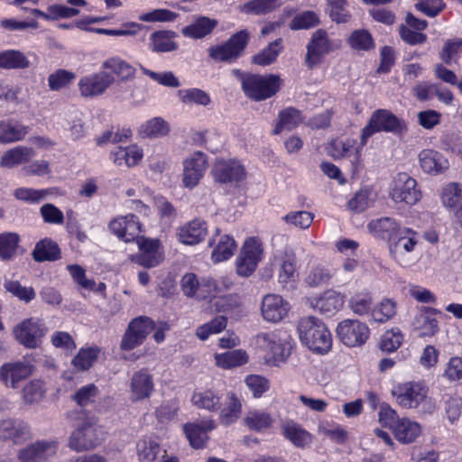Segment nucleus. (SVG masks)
<instances>
[{
	"label": "nucleus",
	"mask_w": 462,
	"mask_h": 462,
	"mask_svg": "<svg viewBox=\"0 0 462 462\" xmlns=\"http://www.w3.org/2000/svg\"><path fill=\"white\" fill-rule=\"evenodd\" d=\"M298 330L301 342L310 350L324 354L332 346V337L326 325L319 319L309 316L300 319Z\"/></svg>",
	"instance_id": "nucleus-1"
},
{
	"label": "nucleus",
	"mask_w": 462,
	"mask_h": 462,
	"mask_svg": "<svg viewBox=\"0 0 462 462\" xmlns=\"http://www.w3.org/2000/svg\"><path fill=\"white\" fill-rule=\"evenodd\" d=\"M281 79L278 76L247 75L242 79V88L245 95L255 101L267 99L279 90Z\"/></svg>",
	"instance_id": "nucleus-2"
},
{
	"label": "nucleus",
	"mask_w": 462,
	"mask_h": 462,
	"mask_svg": "<svg viewBox=\"0 0 462 462\" xmlns=\"http://www.w3.org/2000/svg\"><path fill=\"white\" fill-rule=\"evenodd\" d=\"M263 242L255 236L247 238L236 258V273L241 277H249L256 270L263 257Z\"/></svg>",
	"instance_id": "nucleus-3"
},
{
	"label": "nucleus",
	"mask_w": 462,
	"mask_h": 462,
	"mask_svg": "<svg viewBox=\"0 0 462 462\" xmlns=\"http://www.w3.org/2000/svg\"><path fill=\"white\" fill-rule=\"evenodd\" d=\"M249 39V32L246 30H241L232 35L226 42L211 46L208 50V55L215 61H235L244 52Z\"/></svg>",
	"instance_id": "nucleus-4"
},
{
	"label": "nucleus",
	"mask_w": 462,
	"mask_h": 462,
	"mask_svg": "<svg viewBox=\"0 0 462 462\" xmlns=\"http://www.w3.org/2000/svg\"><path fill=\"white\" fill-rule=\"evenodd\" d=\"M101 430L97 427L91 418H85L71 433L69 439V447L77 451H85L98 446L103 438Z\"/></svg>",
	"instance_id": "nucleus-5"
},
{
	"label": "nucleus",
	"mask_w": 462,
	"mask_h": 462,
	"mask_svg": "<svg viewBox=\"0 0 462 462\" xmlns=\"http://www.w3.org/2000/svg\"><path fill=\"white\" fill-rule=\"evenodd\" d=\"M134 242L138 245L139 252L130 255V261L144 268L159 265L164 259L160 240L139 236Z\"/></svg>",
	"instance_id": "nucleus-6"
},
{
	"label": "nucleus",
	"mask_w": 462,
	"mask_h": 462,
	"mask_svg": "<svg viewBox=\"0 0 462 462\" xmlns=\"http://www.w3.org/2000/svg\"><path fill=\"white\" fill-rule=\"evenodd\" d=\"M256 345L264 362L269 365H278L290 356V349L274 333H262L256 337Z\"/></svg>",
	"instance_id": "nucleus-7"
},
{
	"label": "nucleus",
	"mask_w": 462,
	"mask_h": 462,
	"mask_svg": "<svg viewBox=\"0 0 462 462\" xmlns=\"http://www.w3.org/2000/svg\"><path fill=\"white\" fill-rule=\"evenodd\" d=\"M429 388L420 382L398 383L392 390L396 402L402 408L414 409L428 397Z\"/></svg>",
	"instance_id": "nucleus-8"
},
{
	"label": "nucleus",
	"mask_w": 462,
	"mask_h": 462,
	"mask_svg": "<svg viewBox=\"0 0 462 462\" xmlns=\"http://www.w3.org/2000/svg\"><path fill=\"white\" fill-rule=\"evenodd\" d=\"M154 328V322L148 317L141 316L132 319L123 335L120 348L131 351L141 346Z\"/></svg>",
	"instance_id": "nucleus-9"
},
{
	"label": "nucleus",
	"mask_w": 462,
	"mask_h": 462,
	"mask_svg": "<svg viewBox=\"0 0 462 462\" xmlns=\"http://www.w3.org/2000/svg\"><path fill=\"white\" fill-rule=\"evenodd\" d=\"M337 334L339 340L350 347L364 345L370 336L368 326L358 319H347L338 323Z\"/></svg>",
	"instance_id": "nucleus-10"
},
{
	"label": "nucleus",
	"mask_w": 462,
	"mask_h": 462,
	"mask_svg": "<svg viewBox=\"0 0 462 462\" xmlns=\"http://www.w3.org/2000/svg\"><path fill=\"white\" fill-rule=\"evenodd\" d=\"M404 126V123L389 110L378 109L373 113L368 125L362 131L363 143H367L375 133L399 131Z\"/></svg>",
	"instance_id": "nucleus-11"
},
{
	"label": "nucleus",
	"mask_w": 462,
	"mask_h": 462,
	"mask_svg": "<svg viewBox=\"0 0 462 462\" xmlns=\"http://www.w3.org/2000/svg\"><path fill=\"white\" fill-rule=\"evenodd\" d=\"M44 323L34 318L23 320L14 329L16 340L27 348H36L46 334Z\"/></svg>",
	"instance_id": "nucleus-12"
},
{
	"label": "nucleus",
	"mask_w": 462,
	"mask_h": 462,
	"mask_svg": "<svg viewBox=\"0 0 462 462\" xmlns=\"http://www.w3.org/2000/svg\"><path fill=\"white\" fill-rule=\"evenodd\" d=\"M395 202H404L414 205L421 199V192L417 187L415 179L405 172H400L394 178L393 187L390 193Z\"/></svg>",
	"instance_id": "nucleus-13"
},
{
	"label": "nucleus",
	"mask_w": 462,
	"mask_h": 462,
	"mask_svg": "<svg viewBox=\"0 0 462 462\" xmlns=\"http://www.w3.org/2000/svg\"><path fill=\"white\" fill-rule=\"evenodd\" d=\"M35 367L29 361L5 363L0 367V383L7 388L17 389L20 383L32 376Z\"/></svg>",
	"instance_id": "nucleus-14"
},
{
	"label": "nucleus",
	"mask_w": 462,
	"mask_h": 462,
	"mask_svg": "<svg viewBox=\"0 0 462 462\" xmlns=\"http://www.w3.org/2000/svg\"><path fill=\"white\" fill-rule=\"evenodd\" d=\"M114 81L115 79L111 74L101 71L82 77L78 86L83 97L92 98L104 94Z\"/></svg>",
	"instance_id": "nucleus-15"
},
{
	"label": "nucleus",
	"mask_w": 462,
	"mask_h": 462,
	"mask_svg": "<svg viewBox=\"0 0 462 462\" xmlns=\"http://www.w3.org/2000/svg\"><path fill=\"white\" fill-rule=\"evenodd\" d=\"M211 173L214 180L219 183L240 181L245 177V167L236 159H217Z\"/></svg>",
	"instance_id": "nucleus-16"
},
{
	"label": "nucleus",
	"mask_w": 462,
	"mask_h": 462,
	"mask_svg": "<svg viewBox=\"0 0 462 462\" xmlns=\"http://www.w3.org/2000/svg\"><path fill=\"white\" fill-rule=\"evenodd\" d=\"M110 231L125 243L134 242L142 232V225L134 214L120 216L109 223Z\"/></svg>",
	"instance_id": "nucleus-17"
},
{
	"label": "nucleus",
	"mask_w": 462,
	"mask_h": 462,
	"mask_svg": "<svg viewBox=\"0 0 462 462\" xmlns=\"http://www.w3.org/2000/svg\"><path fill=\"white\" fill-rule=\"evenodd\" d=\"M183 167L182 183L192 189L199 184L208 168L207 156L201 152H194L183 162Z\"/></svg>",
	"instance_id": "nucleus-18"
},
{
	"label": "nucleus",
	"mask_w": 462,
	"mask_h": 462,
	"mask_svg": "<svg viewBox=\"0 0 462 462\" xmlns=\"http://www.w3.org/2000/svg\"><path fill=\"white\" fill-rule=\"evenodd\" d=\"M137 456L140 462H179L175 456H169L157 441L150 438L137 443Z\"/></svg>",
	"instance_id": "nucleus-19"
},
{
	"label": "nucleus",
	"mask_w": 462,
	"mask_h": 462,
	"mask_svg": "<svg viewBox=\"0 0 462 462\" xmlns=\"http://www.w3.org/2000/svg\"><path fill=\"white\" fill-rule=\"evenodd\" d=\"M58 443L56 441H36L19 451L21 462H45L56 455Z\"/></svg>",
	"instance_id": "nucleus-20"
},
{
	"label": "nucleus",
	"mask_w": 462,
	"mask_h": 462,
	"mask_svg": "<svg viewBox=\"0 0 462 462\" xmlns=\"http://www.w3.org/2000/svg\"><path fill=\"white\" fill-rule=\"evenodd\" d=\"M331 50L330 42L328 34L323 30H318L312 36L310 42L307 46V54L305 63L310 69L319 65L324 55Z\"/></svg>",
	"instance_id": "nucleus-21"
},
{
	"label": "nucleus",
	"mask_w": 462,
	"mask_h": 462,
	"mask_svg": "<svg viewBox=\"0 0 462 462\" xmlns=\"http://www.w3.org/2000/svg\"><path fill=\"white\" fill-rule=\"evenodd\" d=\"M418 243V233L411 228L402 226L388 246L391 255L394 259H399L404 254L414 251Z\"/></svg>",
	"instance_id": "nucleus-22"
},
{
	"label": "nucleus",
	"mask_w": 462,
	"mask_h": 462,
	"mask_svg": "<svg viewBox=\"0 0 462 462\" xmlns=\"http://www.w3.org/2000/svg\"><path fill=\"white\" fill-rule=\"evenodd\" d=\"M289 309V303L282 296L268 294L263 299L261 311L265 320L277 323L287 316Z\"/></svg>",
	"instance_id": "nucleus-23"
},
{
	"label": "nucleus",
	"mask_w": 462,
	"mask_h": 462,
	"mask_svg": "<svg viewBox=\"0 0 462 462\" xmlns=\"http://www.w3.org/2000/svg\"><path fill=\"white\" fill-rule=\"evenodd\" d=\"M154 389L152 375L146 369L135 372L130 383V399L139 402L148 399Z\"/></svg>",
	"instance_id": "nucleus-24"
},
{
	"label": "nucleus",
	"mask_w": 462,
	"mask_h": 462,
	"mask_svg": "<svg viewBox=\"0 0 462 462\" xmlns=\"http://www.w3.org/2000/svg\"><path fill=\"white\" fill-rule=\"evenodd\" d=\"M216 428L213 420L184 425V432L194 448H202L208 440V433Z\"/></svg>",
	"instance_id": "nucleus-25"
},
{
	"label": "nucleus",
	"mask_w": 462,
	"mask_h": 462,
	"mask_svg": "<svg viewBox=\"0 0 462 462\" xmlns=\"http://www.w3.org/2000/svg\"><path fill=\"white\" fill-rule=\"evenodd\" d=\"M367 143H363V134H361V140L358 142L355 138L344 139V150L343 158H347L351 164L352 177H356L359 172L364 169V161L362 158V152L364 146Z\"/></svg>",
	"instance_id": "nucleus-26"
},
{
	"label": "nucleus",
	"mask_w": 462,
	"mask_h": 462,
	"mask_svg": "<svg viewBox=\"0 0 462 462\" xmlns=\"http://www.w3.org/2000/svg\"><path fill=\"white\" fill-rule=\"evenodd\" d=\"M143 158V149L136 144L126 147L118 146L110 152V159L117 166L125 165L132 168L138 165Z\"/></svg>",
	"instance_id": "nucleus-27"
},
{
	"label": "nucleus",
	"mask_w": 462,
	"mask_h": 462,
	"mask_svg": "<svg viewBox=\"0 0 462 462\" xmlns=\"http://www.w3.org/2000/svg\"><path fill=\"white\" fill-rule=\"evenodd\" d=\"M207 233L206 222L195 219L178 229V237L182 244L193 245L204 240Z\"/></svg>",
	"instance_id": "nucleus-28"
},
{
	"label": "nucleus",
	"mask_w": 462,
	"mask_h": 462,
	"mask_svg": "<svg viewBox=\"0 0 462 462\" xmlns=\"http://www.w3.org/2000/svg\"><path fill=\"white\" fill-rule=\"evenodd\" d=\"M210 245L214 246L211 259L215 263L229 259L236 248L234 238L226 234H217L210 242Z\"/></svg>",
	"instance_id": "nucleus-29"
},
{
	"label": "nucleus",
	"mask_w": 462,
	"mask_h": 462,
	"mask_svg": "<svg viewBox=\"0 0 462 462\" xmlns=\"http://www.w3.org/2000/svg\"><path fill=\"white\" fill-rule=\"evenodd\" d=\"M218 22L207 16H198L194 21L181 29L183 36L194 40L202 39L209 34L217 26Z\"/></svg>",
	"instance_id": "nucleus-30"
},
{
	"label": "nucleus",
	"mask_w": 462,
	"mask_h": 462,
	"mask_svg": "<svg viewBox=\"0 0 462 462\" xmlns=\"http://www.w3.org/2000/svg\"><path fill=\"white\" fill-rule=\"evenodd\" d=\"M368 230L374 236L387 240L388 244L399 232L402 226L394 219L389 217H383L373 219L369 222Z\"/></svg>",
	"instance_id": "nucleus-31"
},
{
	"label": "nucleus",
	"mask_w": 462,
	"mask_h": 462,
	"mask_svg": "<svg viewBox=\"0 0 462 462\" xmlns=\"http://www.w3.org/2000/svg\"><path fill=\"white\" fill-rule=\"evenodd\" d=\"M345 303V296L336 291H326L321 296L314 300L313 307L321 313L332 315L341 310Z\"/></svg>",
	"instance_id": "nucleus-32"
},
{
	"label": "nucleus",
	"mask_w": 462,
	"mask_h": 462,
	"mask_svg": "<svg viewBox=\"0 0 462 462\" xmlns=\"http://www.w3.org/2000/svg\"><path fill=\"white\" fill-rule=\"evenodd\" d=\"M219 411L220 422L224 425H229L240 418L242 402L234 392H228Z\"/></svg>",
	"instance_id": "nucleus-33"
},
{
	"label": "nucleus",
	"mask_w": 462,
	"mask_h": 462,
	"mask_svg": "<svg viewBox=\"0 0 462 462\" xmlns=\"http://www.w3.org/2000/svg\"><path fill=\"white\" fill-rule=\"evenodd\" d=\"M421 169L430 174L442 173L448 168V162L434 150H423L419 155Z\"/></svg>",
	"instance_id": "nucleus-34"
},
{
	"label": "nucleus",
	"mask_w": 462,
	"mask_h": 462,
	"mask_svg": "<svg viewBox=\"0 0 462 462\" xmlns=\"http://www.w3.org/2000/svg\"><path fill=\"white\" fill-rule=\"evenodd\" d=\"M435 313L436 310L424 307L415 317L412 325L420 337H432L438 332V320L432 316Z\"/></svg>",
	"instance_id": "nucleus-35"
},
{
	"label": "nucleus",
	"mask_w": 462,
	"mask_h": 462,
	"mask_svg": "<svg viewBox=\"0 0 462 462\" xmlns=\"http://www.w3.org/2000/svg\"><path fill=\"white\" fill-rule=\"evenodd\" d=\"M28 434L27 425L21 420L6 419L0 422V439H2L20 443L26 439Z\"/></svg>",
	"instance_id": "nucleus-36"
},
{
	"label": "nucleus",
	"mask_w": 462,
	"mask_h": 462,
	"mask_svg": "<svg viewBox=\"0 0 462 462\" xmlns=\"http://www.w3.org/2000/svg\"><path fill=\"white\" fill-rule=\"evenodd\" d=\"M177 33L170 30H161L150 36V48L154 52H170L177 51L179 44L175 42Z\"/></svg>",
	"instance_id": "nucleus-37"
},
{
	"label": "nucleus",
	"mask_w": 462,
	"mask_h": 462,
	"mask_svg": "<svg viewBox=\"0 0 462 462\" xmlns=\"http://www.w3.org/2000/svg\"><path fill=\"white\" fill-rule=\"evenodd\" d=\"M191 402L198 409L212 412L218 411L222 406L221 396L211 389L195 391Z\"/></svg>",
	"instance_id": "nucleus-38"
},
{
	"label": "nucleus",
	"mask_w": 462,
	"mask_h": 462,
	"mask_svg": "<svg viewBox=\"0 0 462 462\" xmlns=\"http://www.w3.org/2000/svg\"><path fill=\"white\" fill-rule=\"evenodd\" d=\"M35 155L32 148L27 146H17L6 151L1 157L0 165L6 168H14L30 162Z\"/></svg>",
	"instance_id": "nucleus-39"
},
{
	"label": "nucleus",
	"mask_w": 462,
	"mask_h": 462,
	"mask_svg": "<svg viewBox=\"0 0 462 462\" xmlns=\"http://www.w3.org/2000/svg\"><path fill=\"white\" fill-rule=\"evenodd\" d=\"M32 255L33 260L39 263L56 261L61 257L60 249L57 243L48 238L42 239L36 244Z\"/></svg>",
	"instance_id": "nucleus-40"
},
{
	"label": "nucleus",
	"mask_w": 462,
	"mask_h": 462,
	"mask_svg": "<svg viewBox=\"0 0 462 462\" xmlns=\"http://www.w3.org/2000/svg\"><path fill=\"white\" fill-rule=\"evenodd\" d=\"M214 358L216 365L223 369L242 366L249 361V356L244 349H236L222 354H216Z\"/></svg>",
	"instance_id": "nucleus-41"
},
{
	"label": "nucleus",
	"mask_w": 462,
	"mask_h": 462,
	"mask_svg": "<svg viewBox=\"0 0 462 462\" xmlns=\"http://www.w3.org/2000/svg\"><path fill=\"white\" fill-rule=\"evenodd\" d=\"M297 276V257L291 249H285L280 256L279 281L287 283Z\"/></svg>",
	"instance_id": "nucleus-42"
},
{
	"label": "nucleus",
	"mask_w": 462,
	"mask_h": 462,
	"mask_svg": "<svg viewBox=\"0 0 462 462\" xmlns=\"http://www.w3.org/2000/svg\"><path fill=\"white\" fill-rule=\"evenodd\" d=\"M393 432L400 442L411 443L420 434V426L407 418H402Z\"/></svg>",
	"instance_id": "nucleus-43"
},
{
	"label": "nucleus",
	"mask_w": 462,
	"mask_h": 462,
	"mask_svg": "<svg viewBox=\"0 0 462 462\" xmlns=\"http://www.w3.org/2000/svg\"><path fill=\"white\" fill-rule=\"evenodd\" d=\"M302 120L303 118L300 110L294 107H287L279 113L278 122L273 130V134H279L283 130H291L301 124Z\"/></svg>",
	"instance_id": "nucleus-44"
},
{
	"label": "nucleus",
	"mask_w": 462,
	"mask_h": 462,
	"mask_svg": "<svg viewBox=\"0 0 462 462\" xmlns=\"http://www.w3.org/2000/svg\"><path fill=\"white\" fill-rule=\"evenodd\" d=\"M102 68L105 70H109L122 80L133 78L135 73V69L119 57H111L106 60L102 64Z\"/></svg>",
	"instance_id": "nucleus-45"
},
{
	"label": "nucleus",
	"mask_w": 462,
	"mask_h": 462,
	"mask_svg": "<svg viewBox=\"0 0 462 462\" xmlns=\"http://www.w3.org/2000/svg\"><path fill=\"white\" fill-rule=\"evenodd\" d=\"M29 66L30 61L22 51L16 50L0 51V69H23Z\"/></svg>",
	"instance_id": "nucleus-46"
},
{
	"label": "nucleus",
	"mask_w": 462,
	"mask_h": 462,
	"mask_svg": "<svg viewBox=\"0 0 462 462\" xmlns=\"http://www.w3.org/2000/svg\"><path fill=\"white\" fill-rule=\"evenodd\" d=\"M282 431L286 439L300 448L305 447L311 440V435L292 420L283 425Z\"/></svg>",
	"instance_id": "nucleus-47"
},
{
	"label": "nucleus",
	"mask_w": 462,
	"mask_h": 462,
	"mask_svg": "<svg viewBox=\"0 0 462 462\" xmlns=\"http://www.w3.org/2000/svg\"><path fill=\"white\" fill-rule=\"evenodd\" d=\"M273 422L271 415L263 411H250L244 418V423L252 430L261 431L269 429Z\"/></svg>",
	"instance_id": "nucleus-48"
},
{
	"label": "nucleus",
	"mask_w": 462,
	"mask_h": 462,
	"mask_svg": "<svg viewBox=\"0 0 462 462\" xmlns=\"http://www.w3.org/2000/svg\"><path fill=\"white\" fill-rule=\"evenodd\" d=\"M100 349L97 346L81 348L72 360L73 366L79 371L88 370L97 361Z\"/></svg>",
	"instance_id": "nucleus-49"
},
{
	"label": "nucleus",
	"mask_w": 462,
	"mask_h": 462,
	"mask_svg": "<svg viewBox=\"0 0 462 462\" xmlns=\"http://www.w3.org/2000/svg\"><path fill=\"white\" fill-rule=\"evenodd\" d=\"M27 127L10 122H0V142L13 143L20 141L27 134Z\"/></svg>",
	"instance_id": "nucleus-50"
},
{
	"label": "nucleus",
	"mask_w": 462,
	"mask_h": 462,
	"mask_svg": "<svg viewBox=\"0 0 462 462\" xmlns=\"http://www.w3.org/2000/svg\"><path fill=\"white\" fill-rule=\"evenodd\" d=\"M170 126L166 121L161 117H154L140 128V134L143 137L156 138L168 134Z\"/></svg>",
	"instance_id": "nucleus-51"
},
{
	"label": "nucleus",
	"mask_w": 462,
	"mask_h": 462,
	"mask_svg": "<svg viewBox=\"0 0 462 462\" xmlns=\"http://www.w3.org/2000/svg\"><path fill=\"white\" fill-rule=\"evenodd\" d=\"M373 296L368 291H361L353 295L348 307L356 315L364 316L372 311Z\"/></svg>",
	"instance_id": "nucleus-52"
},
{
	"label": "nucleus",
	"mask_w": 462,
	"mask_h": 462,
	"mask_svg": "<svg viewBox=\"0 0 462 462\" xmlns=\"http://www.w3.org/2000/svg\"><path fill=\"white\" fill-rule=\"evenodd\" d=\"M20 237L15 233L0 234V259L11 260L16 254Z\"/></svg>",
	"instance_id": "nucleus-53"
},
{
	"label": "nucleus",
	"mask_w": 462,
	"mask_h": 462,
	"mask_svg": "<svg viewBox=\"0 0 462 462\" xmlns=\"http://www.w3.org/2000/svg\"><path fill=\"white\" fill-rule=\"evenodd\" d=\"M441 201L447 208H456L462 202V187L457 182L446 185L441 191Z\"/></svg>",
	"instance_id": "nucleus-54"
},
{
	"label": "nucleus",
	"mask_w": 462,
	"mask_h": 462,
	"mask_svg": "<svg viewBox=\"0 0 462 462\" xmlns=\"http://www.w3.org/2000/svg\"><path fill=\"white\" fill-rule=\"evenodd\" d=\"M76 79L72 71L60 69L50 74L48 77V86L52 91H59L68 88Z\"/></svg>",
	"instance_id": "nucleus-55"
},
{
	"label": "nucleus",
	"mask_w": 462,
	"mask_h": 462,
	"mask_svg": "<svg viewBox=\"0 0 462 462\" xmlns=\"http://www.w3.org/2000/svg\"><path fill=\"white\" fill-rule=\"evenodd\" d=\"M282 50V39L270 43L267 48L253 57V62L260 66H267L276 60Z\"/></svg>",
	"instance_id": "nucleus-56"
},
{
	"label": "nucleus",
	"mask_w": 462,
	"mask_h": 462,
	"mask_svg": "<svg viewBox=\"0 0 462 462\" xmlns=\"http://www.w3.org/2000/svg\"><path fill=\"white\" fill-rule=\"evenodd\" d=\"M443 410L451 423L457 421L462 413V398L457 394H445L443 396Z\"/></svg>",
	"instance_id": "nucleus-57"
},
{
	"label": "nucleus",
	"mask_w": 462,
	"mask_h": 462,
	"mask_svg": "<svg viewBox=\"0 0 462 462\" xmlns=\"http://www.w3.org/2000/svg\"><path fill=\"white\" fill-rule=\"evenodd\" d=\"M396 314V303L389 299L383 300L372 309L371 315L375 322L384 323Z\"/></svg>",
	"instance_id": "nucleus-58"
},
{
	"label": "nucleus",
	"mask_w": 462,
	"mask_h": 462,
	"mask_svg": "<svg viewBox=\"0 0 462 462\" xmlns=\"http://www.w3.org/2000/svg\"><path fill=\"white\" fill-rule=\"evenodd\" d=\"M45 393L44 383L41 380H32L22 390V398L25 403L40 402Z\"/></svg>",
	"instance_id": "nucleus-59"
},
{
	"label": "nucleus",
	"mask_w": 462,
	"mask_h": 462,
	"mask_svg": "<svg viewBox=\"0 0 462 462\" xmlns=\"http://www.w3.org/2000/svg\"><path fill=\"white\" fill-rule=\"evenodd\" d=\"M227 319L224 316H217L211 321L199 326L196 330V336L200 340H206L210 335L217 334L226 329Z\"/></svg>",
	"instance_id": "nucleus-60"
},
{
	"label": "nucleus",
	"mask_w": 462,
	"mask_h": 462,
	"mask_svg": "<svg viewBox=\"0 0 462 462\" xmlns=\"http://www.w3.org/2000/svg\"><path fill=\"white\" fill-rule=\"evenodd\" d=\"M462 53V39L454 38L448 40L439 53L440 59L450 65L453 61L457 62Z\"/></svg>",
	"instance_id": "nucleus-61"
},
{
	"label": "nucleus",
	"mask_w": 462,
	"mask_h": 462,
	"mask_svg": "<svg viewBox=\"0 0 462 462\" xmlns=\"http://www.w3.org/2000/svg\"><path fill=\"white\" fill-rule=\"evenodd\" d=\"M99 393L97 386L94 383H89L77 390L71 398L79 406L86 407L94 403Z\"/></svg>",
	"instance_id": "nucleus-62"
},
{
	"label": "nucleus",
	"mask_w": 462,
	"mask_h": 462,
	"mask_svg": "<svg viewBox=\"0 0 462 462\" xmlns=\"http://www.w3.org/2000/svg\"><path fill=\"white\" fill-rule=\"evenodd\" d=\"M333 274L328 268L321 264H318L311 267L305 279V282L310 286L317 287L328 284Z\"/></svg>",
	"instance_id": "nucleus-63"
},
{
	"label": "nucleus",
	"mask_w": 462,
	"mask_h": 462,
	"mask_svg": "<svg viewBox=\"0 0 462 462\" xmlns=\"http://www.w3.org/2000/svg\"><path fill=\"white\" fill-rule=\"evenodd\" d=\"M5 288L7 291L26 303L35 298V291L32 287L23 286L18 281H6Z\"/></svg>",
	"instance_id": "nucleus-64"
}]
</instances>
